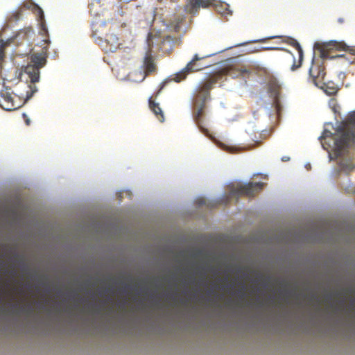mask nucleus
Segmentation results:
<instances>
[{
  "label": "nucleus",
  "mask_w": 355,
  "mask_h": 355,
  "mask_svg": "<svg viewBox=\"0 0 355 355\" xmlns=\"http://www.w3.org/2000/svg\"><path fill=\"white\" fill-rule=\"evenodd\" d=\"M236 69V71H237V73L238 75H241V76H245L246 74H250V71L245 67H239Z\"/></svg>",
  "instance_id": "nucleus-20"
},
{
  "label": "nucleus",
  "mask_w": 355,
  "mask_h": 355,
  "mask_svg": "<svg viewBox=\"0 0 355 355\" xmlns=\"http://www.w3.org/2000/svg\"><path fill=\"white\" fill-rule=\"evenodd\" d=\"M333 51H343L349 52L351 55H355V48L347 46L343 42H337L331 40L327 42H324L322 44L321 50V57L323 59L327 58H341L347 60L349 63L353 64L355 62V58L353 60H350L346 57L345 54L331 55L330 53Z\"/></svg>",
  "instance_id": "nucleus-6"
},
{
  "label": "nucleus",
  "mask_w": 355,
  "mask_h": 355,
  "mask_svg": "<svg viewBox=\"0 0 355 355\" xmlns=\"http://www.w3.org/2000/svg\"><path fill=\"white\" fill-rule=\"evenodd\" d=\"M245 286L244 284H243L242 288L241 289L238 290V291H237L238 295L242 299L245 297Z\"/></svg>",
  "instance_id": "nucleus-21"
},
{
  "label": "nucleus",
  "mask_w": 355,
  "mask_h": 355,
  "mask_svg": "<svg viewBox=\"0 0 355 355\" xmlns=\"http://www.w3.org/2000/svg\"><path fill=\"white\" fill-rule=\"evenodd\" d=\"M144 67L146 76L148 73H153L156 71V66L153 62L152 57L150 55H148L145 57Z\"/></svg>",
  "instance_id": "nucleus-14"
},
{
  "label": "nucleus",
  "mask_w": 355,
  "mask_h": 355,
  "mask_svg": "<svg viewBox=\"0 0 355 355\" xmlns=\"http://www.w3.org/2000/svg\"><path fill=\"white\" fill-rule=\"evenodd\" d=\"M289 159H290V157H288V156H284V157H283L282 158V160L283 162H286V161H288Z\"/></svg>",
  "instance_id": "nucleus-25"
},
{
  "label": "nucleus",
  "mask_w": 355,
  "mask_h": 355,
  "mask_svg": "<svg viewBox=\"0 0 355 355\" xmlns=\"http://www.w3.org/2000/svg\"><path fill=\"white\" fill-rule=\"evenodd\" d=\"M337 131L341 132V135L334 142V155L336 158L341 157L345 150L355 142V113L350 115L338 128Z\"/></svg>",
  "instance_id": "nucleus-3"
},
{
  "label": "nucleus",
  "mask_w": 355,
  "mask_h": 355,
  "mask_svg": "<svg viewBox=\"0 0 355 355\" xmlns=\"http://www.w3.org/2000/svg\"><path fill=\"white\" fill-rule=\"evenodd\" d=\"M152 37H153V34L150 33H148V37H147V42H148V45L149 46H151L153 45V42H151Z\"/></svg>",
  "instance_id": "nucleus-22"
},
{
  "label": "nucleus",
  "mask_w": 355,
  "mask_h": 355,
  "mask_svg": "<svg viewBox=\"0 0 355 355\" xmlns=\"http://www.w3.org/2000/svg\"><path fill=\"white\" fill-rule=\"evenodd\" d=\"M205 58V56L199 57L197 54H196L193 59L181 71L174 75L173 80L175 82L179 83L181 80H184L189 73L196 72L205 68V66L202 65L200 63H198V61H200Z\"/></svg>",
  "instance_id": "nucleus-8"
},
{
  "label": "nucleus",
  "mask_w": 355,
  "mask_h": 355,
  "mask_svg": "<svg viewBox=\"0 0 355 355\" xmlns=\"http://www.w3.org/2000/svg\"><path fill=\"white\" fill-rule=\"evenodd\" d=\"M223 71H225V73L227 74V75H229V76H232L233 75V73L232 72V69H223Z\"/></svg>",
  "instance_id": "nucleus-24"
},
{
  "label": "nucleus",
  "mask_w": 355,
  "mask_h": 355,
  "mask_svg": "<svg viewBox=\"0 0 355 355\" xmlns=\"http://www.w3.org/2000/svg\"><path fill=\"white\" fill-rule=\"evenodd\" d=\"M20 75V71L17 69H12V71L5 75L3 78V89L0 92V95L2 98L1 106L6 110L12 111L19 108L22 105L24 101L26 98H31L33 94V92L29 94V90L26 91V94L20 92L17 94L10 92L8 86L6 85V82L12 83L17 81L18 83Z\"/></svg>",
  "instance_id": "nucleus-2"
},
{
  "label": "nucleus",
  "mask_w": 355,
  "mask_h": 355,
  "mask_svg": "<svg viewBox=\"0 0 355 355\" xmlns=\"http://www.w3.org/2000/svg\"><path fill=\"white\" fill-rule=\"evenodd\" d=\"M320 85H322V89L328 95H335L338 91V85L332 81L326 83L324 80Z\"/></svg>",
  "instance_id": "nucleus-13"
},
{
  "label": "nucleus",
  "mask_w": 355,
  "mask_h": 355,
  "mask_svg": "<svg viewBox=\"0 0 355 355\" xmlns=\"http://www.w3.org/2000/svg\"><path fill=\"white\" fill-rule=\"evenodd\" d=\"M343 170L345 171H351L354 168V165L352 162L343 161L340 163Z\"/></svg>",
  "instance_id": "nucleus-18"
},
{
  "label": "nucleus",
  "mask_w": 355,
  "mask_h": 355,
  "mask_svg": "<svg viewBox=\"0 0 355 355\" xmlns=\"http://www.w3.org/2000/svg\"><path fill=\"white\" fill-rule=\"evenodd\" d=\"M24 7L27 9H32L33 10L37 11L39 14L40 20L42 21L44 18L43 10L37 5L31 2L24 3Z\"/></svg>",
  "instance_id": "nucleus-16"
},
{
  "label": "nucleus",
  "mask_w": 355,
  "mask_h": 355,
  "mask_svg": "<svg viewBox=\"0 0 355 355\" xmlns=\"http://www.w3.org/2000/svg\"><path fill=\"white\" fill-rule=\"evenodd\" d=\"M266 83L268 93L273 98L274 103L277 106L279 104V98L282 89V85L277 78L272 74L266 76Z\"/></svg>",
  "instance_id": "nucleus-9"
},
{
  "label": "nucleus",
  "mask_w": 355,
  "mask_h": 355,
  "mask_svg": "<svg viewBox=\"0 0 355 355\" xmlns=\"http://www.w3.org/2000/svg\"><path fill=\"white\" fill-rule=\"evenodd\" d=\"M23 86L25 87H28V89H30V87L28 85H26V84H23Z\"/></svg>",
  "instance_id": "nucleus-28"
},
{
  "label": "nucleus",
  "mask_w": 355,
  "mask_h": 355,
  "mask_svg": "<svg viewBox=\"0 0 355 355\" xmlns=\"http://www.w3.org/2000/svg\"><path fill=\"white\" fill-rule=\"evenodd\" d=\"M26 123L27 125H29L30 124V120L29 119H26Z\"/></svg>",
  "instance_id": "nucleus-27"
},
{
  "label": "nucleus",
  "mask_w": 355,
  "mask_h": 355,
  "mask_svg": "<svg viewBox=\"0 0 355 355\" xmlns=\"http://www.w3.org/2000/svg\"><path fill=\"white\" fill-rule=\"evenodd\" d=\"M46 62V56L43 53H34L31 57V62L25 67L24 71L28 75L32 83L40 80V70Z\"/></svg>",
  "instance_id": "nucleus-7"
},
{
  "label": "nucleus",
  "mask_w": 355,
  "mask_h": 355,
  "mask_svg": "<svg viewBox=\"0 0 355 355\" xmlns=\"http://www.w3.org/2000/svg\"><path fill=\"white\" fill-rule=\"evenodd\" d=\"M264 187V183L248 182L247 184H232L229 186L228 198H236V200L240 196H246L248 198L254 197L257 193L260 192Z\"/></svg>",
  "instance_id": "nucleus-5"
},
{
  "label": "nucleus",
  "mask_w": 355,
  "mask_h": 355,
  "mask_svg": "<svg viewBox=\"0 0 355 355\" xmlns=\"http://www.w3.org/2000/svg\"><path fill=\"white\" fill-rule=\"evenodd\" d=\"M325 75V68L323 64H320L318 62H313L309 69V76L312 82L316 86L320 85L324 80Z\"/></svg>",
  "instance_id": "nucleus-10"
},
{
  "label": "nucleus",
  "mask_w": 355,
  "mask_h": 355,
  "mask_svg": "<svg viewBox=\"0 0 355 355\" xmlns=\"http://www.w3.org/2000/svg\"><path fill=\"white\" fill-rule=\"evenodd\" d=\"M214 4V0H189L185 6V10L196 15L200 8H207Z\"/></svg>",
  "instance_id": "nucleus-11"
},
{
  "label": "nucleus",
  "mask_w": 355,
  "mask_h": 355,
  "mask_svg": "<svg viewBox=\"0 0 355 355\" xmlns=\"http://www.w3.org/2000/svg\"><path fill=\"white\" fill-rule=\"evenodd\" d=\"M148 105L150 110L155 114L157 119L160 122H163L164 121V116L159 103L155 102L153 100V97H150L148 99Z\"/></svg>",
  "instance_id": "nucleus-12"
},
{
  "label": "nucleus",
  "mask_w": 355,
  "mask_h": 355,
  "mask_svg": "<svg viewBox=\"0 0 355 355\" xmlns=\"http://www.w3.org/2000/svg\"><path fill=\"white\" fill-rule=\"evenodd\" d=\"M8 46V43L3 40H0V70L1 69V63L4 58V49Z\"/></svg>",
  "instance_id": "nucleus-17"
},
{
  "label": "nucleus",
  "mask_w": 355,
  "mask_h": 355,
  "mask_svg": "<svg viewBox=\"0 0 355 355\" xmlns=\"http://www.w3.org/2000/svg\"><path fill=\"white\" fill-rule=\"evenodd\" d=\"M338 21L339 23H343L344 22V19L343 18H339L338 19Z\"/></svg>",
  "instance_id": "nucleus-26"
},
{
  "label": "nucleus",
  "mask_w": 355,
  "mask_h": 355,
  "mask_svg": "<svg viewBox=\"0 0 355 355\" xmlns=\"http://www.w3.org/2000/svg\"><path fill=\"white\" fill-rule=\"evenodd\" d=\"M220 77L221 74H214L209 76L207 79L200 83L195 90L193 103L197 107V110L194 112L193 118L198 128L205 135L209 132L208 130L203 125L205 103L210 98V91Z\"/></svg>",
  "instance_id": "nucleus-1"
},
{
  "label": "nucleus",
  "mask_w": 355,
  "mask_h": 355,
  "mask_svg": "<svg viewBox=\"0 0 355 355\" xmlns=\"http://www.w3.org/2000/svg\"><path fill=\"white\" fill-rule=\"evenodd\" d=\"M291 44L297 49V51L298 52V55H299V64L296 65L295 62H294L291 67V69L295 70L301 65V62H302V57H303V51H302V49L301 48L300 44L296 40H292Z\"/></svg>",
  "instance_id": "nucleus-15"
},
{
  "label": "nucleus",
  "mask_w": 355,
  "mask_h": 355,
  "mask_svg": "<svg viewBox=\"0 0 355 355\" xmlns=\"http://www.w3.org/2000/svg\"><path fill=\"white\" fill-rule=\"evenodd\" d=\"M96 7H99L98 3H96V4L92 3L89 5V12L92 15H94L95 17H99L98 13L96 12V10H94Z\"/></svg>",
  "instance_id": "nucleus-19"
},
{
  "label": "nucleus",
  "mask_w": 355,
  "mask_h": 355,
  "mask_svg": "<svg viewBox=\"0 0 355 355\" xmlns=\"http://www.w3.org/2000/svg\"><path fill=\"white\" fill-rule=\"evenodd\" d=\"M13 16L16 20H18L21 16V10L17 11Z\"/></svg>",
  "instance_id": "nucleus-23"
},
{
  "label": "nucleus",
  "mask_w": 355,
  "mask_h": 355,
  "mask_svg": "<svg viewBox=\"0 0 355 355\" xmlns=\"http://www.w3.org/2000/svg\"><path fill=\"white\" fill-rule=\"evenodd\" d=\"M212 293H213L212 291H211V290L209 291V294H211Z\"/></svg>",
  "instance_id": "nucleus-29"
},
{
  "label": "nucleus",
  "mask_w": 355,
  "mask_h": 355,
  "mask_svg": "<svg viewBox=\"0 0 355 355\" xmlns=\"http://www.w3.org/2000/svg\"><path fill=\"white\" fill-rule=\"evenodd\" d=\"M92 27L95 36L99 38L104 37L109 45L110 51L114 52L117 49L119 45V38L115 34L107 33V24L105 19L100 17L95 18L92 22Z\"/></svg>",
  "instance_id": "nucleus-4"
}]
</instances>
